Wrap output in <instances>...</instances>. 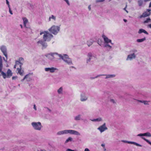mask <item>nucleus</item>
I'll list each match as a JSON object with an SVG mask.
<instances>
[{
	"mask_svg": "<svg viewBox=\"0 0 151 151\" xmlns=\"http://www.w3.org/2000/svg\"><path fill=\"white\" fill-rule=\"evenodd\" d=\"M43 34V40H40L38 41L37 43L38 45H42L43 48H46L47 46V43L45 42L50 41L53 37V35L47 31H41L40 35Z\"/></svg>",
	"mask_w": 151,
	"mask_h": 151,
	"instance_id": "obj_1",
	"label": "nucleus"
},
{
	"mask_svg": "<svg viewBox=\"0 0 151 151\" xmlns=\"http://www.w3.org/2000/svg\"><path fill=\"white\" fill-rule=\"evenodd\" d=\"M45 56L49 60L52 61H57L59 59L60 54L56 52H51L47 53Z\"/></svg>",
	"mask_w": 151,
	"mask_h": 151,
	"instance_id": "obj_2",
	"label": "nucleus"
},
{
	"mask_svg": "<svg viewBox=\"0 0 151 151\" xmlns=\"http://www.w3.org/2000/svg\"><path fill=\"white\" fill-rule=\"evenodd\" d=\"M68 134L78 136H80L81 135L80 133L78 131L72 129H65L60 131L57 132V134L59 136Z\"/></svg>",
	"mask_w": 151,
	"mask_h": 151,
	"instance_id": "obj_3",
	"label": "nucleus"
},
{
	"mask_svg": "<svg viewBox=\"0 0 151 151\" xmlns=\"http://www.w3.org/2000/svg\"><path fill=\"white\" fill-rule=\"evenodd\" d=\"M137 50L135 49L130 50L129 54L127 55L126 60L127 61H131L135 59L137 55Z\"/></svg>",
	"mask_w": 151,
	"mask_h": 151,
	"instance_id": "obj_4",
	"label": "nucleus"
},
{
	"mask_svg": "<svg viewBox=\"0 0 151 151\" xmlns=\"http://www.w3.org/2000/svg\"><path fill=\"white\" fill-rule=\"evenodd\" d=\"M102 37L104 41V47L109 50H110L112 47L109 45V44L111 43L112 45H113V43H112L111 40L109 39L104 35H102Z\"/></svg>",
	"mask_w": 151,
	"mask_h": 151,
	"instance_id": "obj_5",
	"label": "nucleus"
},
{
	"mask_svg": "<svg viewBox=\"0 0 151 151\" xmlns=\"http://www.w3.org/2000/svg\"><path fill=\"white\" fill-rule=\"evenodd\" d=\"M31 124L33 128L35 130L40 131L42 130L43 126L40 122H33Z\"/></svg>",
	"mask_w": 151,
	"mask_h": 151,
	"instance_id": "obj_6",
	"label": "nucleus"
},
{
	"mask_svg": "<svg viewBox=\"0 0 151 151\" xmlns=\"http://www.w3.org/2000/svg\"><path fill=\"white\" fill-rule=\"evenodd\" d=\"M60 56L59 58L62 59L67 64L69 65H73L71 59L69 58L67 55L66 54L63 55L60 54Z\"/></svg>",
	"mask_w": 151,
	"mask_h": 151,
	"instance_id": "obj_7",
	"label": "nucleus"
},
{
	"mask_svg": "<svg viewBox=\"0 0 151 151\" xmlns=\"http://www.w3.org/2000/svg\"><path fill=\"white\" fill-rule=\"evenodd\" d=\"M60 29V26L53 25L48 30L53 34L56 35L59 32Z\"/></svg>",
	"mask_w": 151,
	"mask_h": 151,
	"instance_id": "obj_8",
	"label": "nucleus"
},
{
	"mask_svg": "<svg viewBox=\"0 0 151 151\" xmlns=\"http://www.w3.org/2000/svg\"><path fill=\"white\" fill-rule=\"evenodd\" d=\"M88 96L84 92H82L80 94V100L81 102H85L88 100Z\"/></svg>",
	"mask_w": 151,
	"mask_h": 151,
	"instance_id": "obj_9",
	"label": "nucleus"
},
{
	"mask_svg": "<svg viewBox=\"0 0 151 151\" xmlns=\"http://www.w3.org/2000/svg\"><path fill=\"white\" fill-rule=\"evenodd\" d=\"M87 58L86 59V63L87 64H89L91 61V60L93 58H96V56L93 55L91 52L88 53L87 55Z\"/></svg>",
	"mask_w": 151,
	"mask_h": 151,
	"instance_id": "obj_10",
	"label": "nucleus"
},
{
	"mask_svg": "<svg viewBox=\"0 0 151 151\" xmlns=\"http://www.w3.org/2000/svg\"><path fill=\"white\" fill-rule=\"evenodd\" d=\"M97 129L99 130L101 133L107 130L108 129V128L106 126V123H104L102 125L99 127L97 128Z\"/></svg>",
	"mask_w": 151,
	"mask_h": 151,
	"instance_id": "obj_11",
	"label": "nucleus"
},
{
	"mask_svg": "<svg viewBox=\"0 0 151 151\" xmlns=\"http://www.w3.org/2000/svg\"><path fill=\"white\" fill-rule=\"evenodd\" d=\"M0 49L4 55L7 58V53L6 47L5 46L2 45L0 47Z\"/></svg>",
	"mask_w": 151,
	"mask_h": 151,
	"instance_id": "obj_12",
	"label": "nucleus"
},
{
	"mask_svg": "<svg viewBox=\"0 0 151 151\" xmlns=\"http://www.w3.org/2000/svg\"><path fill=\"white\" fill-rule=\"evenodd\" d=\"M121 142L124 143H127L131 144H133L137 146H139L140 147H142V145H141L134 142L129 141L126 140H122Z\"/></svg>",
	"mask_w": 151,
	"mask_h": 151,
	"instance_id": "obj_13",
	"label": "nucleus"
},
{
	"mask_svg": "<svg viewBox=\"0 0 151 151\" xmlns=\"http://www.w3.org/2000/svg\"><path fill=\"white\" fill-rule=\"evenodd\" d=\"M57 70V68L53 67L51 68H45V70L46 72H49L51 73H53Z\"/></svg>",
	"mask_w": 151,
	"mask_h": 151,
	"instance_id": "obj_14",
	"label": "nucleus"
},
{
	"mask_svg": "<svg viewBox=\"0 0 151 151\" xmlns=\"http://www.w3.org/2000/svg\"><path fill=\"white\" fill-rule=\"evenodd\" d=\"M106 76V79L110 78H114L115 77L116 75L114 74H108V75H98L97 76L95 77V78H97L100 76Z\"/></svg>",
	"mask_w": 151,
	"mask_h": 151,
	"instance_id": "obj_15",
	"label": "nucleus"
},
{
	"mask_svg": "<svg viewBox=\"0 0 151 151\" xmlns=\"http://www.w3.org/2000/svg\"><path fill=\"white\" fill-rule=\"evenodd\" d=\"M33 73H29L26 75L24 76V78H25L27 81H29L32 80V76L33 75Z\"/></svg>",
	"mask_w": 151,
	"mask_h": 151,
	"instance_id": "obj_16",
	"label": "nucleus"
},
{
	"mask_svg": "<svg viewBox=\"0 0 151 151\" xmlns=\"http://www.w3.org/2000/svg\"><path fill=\"white\" fill-rule=\"evenodd\" d=\"M137 136L140 137H141V138L146 141L147 143H149L150 145H151V142H150L149 140L146 139L144 137L145 136L144 133H140L138 134L137 135Z\"/></svg>",
	"mask_w": 151,
	"mask_h": 151,
	"instance_id": "obj_17",
	"label": "nucleus"
},
{
	"mask_svg": "<svg viewBox=\"0 0 151 151\" xmlns=\"http://www.w3.org/2000/svg\"><path fill=\"white\" fill-rule=\"evenodd\" d=\"M147 11V12H144L142 15H141L140 16V18L145 17L148 16L150 15V10L148 9Z\"/></svg>",
	"mask_w": 151,
	"mask_h": 151,
	"instance_id": "obj_18",
	"label": "nucleus"
},
{
	"mask_svg": "<svg viewBox=\"0 0 151 151\" xmlns=\"http://www.w3.org/2000/svg\"><path fill=\"white\" fill-rule=\"evenodd\" d=\"M48 20L49 22L55 21L56 20V17L53 15H51L49 16Z\"/></svg>",
	"mask_w": 151,
	"mask_h": 151,
	"instance_id": "obj_19",
	"label": "nucleus"
},
{
	"mask_svg": "<svg viewBox=\"0 0 151 151\" xmlns=\"http://www.w3.org/2000/svg\"><path fill=\"white\" fill-rule=\"evenodd\" d=\"M91 121L94 122H100L103 121V119L101 117H99L97 118L91 119Z\"/></svg>",
	"mask_w": 151,
	"mask_h": 151,
	"instance_id": "obj_20",
	"label": "nucleus"
},
{
	"mask_svg": "<svg viewBox=\"0 0 151 151\" xmlns=\"http://www.w3.org/2000/svg\"><path fill=\"white\" fill-rule=\"evenodd\" d=\"M17 73H19L20 75L23 76L24 74V71L21 70V67H20L19 68L17 69Z\"/></svg>",
	"mask_w": 151,
	"mask_h": 151,
	"instance_id": "obj_21",
	"label": "nucleus"
},
{
	"mask_svg": "<svg viewBox=\"0 0 151 151\" xmlns=\"http://www.w3.org/2000/svg\"><path fill=\"white\" fill-rule=\"evenodd\" d=\"M22 19L23 22V24L24 26L27 28L26 26V24L28 22V21L27 19L25 17H23L22 18Z\"/></svg>",
	"mask_w": 151,
	"mask_h": 151,
	"instance_id": "obj_22",
	"label": "nucleus"
},
{
	"mask_svg": "<svg viewBox=\"0 0 151 151\" xmlns=\"http://www.w3.org/2000/svg\"><path fill=\"white\" fill-rule=\"evenodd\" d=\"M81 114H78L74 118V119L75 121H79L81 119Z\"/></svg>",
	"mask_w": 151,
	"mask_h": 151,
	"instance_id": "obj_23",
	"label": "nucleus"
},
{
	"mask_svg": "<svg viewBox=\"0 0 151 151\" xmlns=\"http://www.w3.org/2000/svg\"><path fill=\"white\" fill-rule=\"evenodd\" d=\"M142 33H144L147 35H148V33L145 30L142 29H140L138 32V33L141 34Z\"/></svg>",
	"mask_w": 151,
	"mask_h": 151,
	"instance_id": "obj_24",
	"label": "nucleus"
},
{
	"mask_svg": "<svg viewBox=\"0 0 151 151\" xmlns=\"http://www.w3.org/2000/svg\"><path fill=\"white\" fill-rule=\"evenodd\" d=\"M63 87H60L58 90L57 92L58 94H62L63 93Z\"/></svg>",
	"mask_w": 151,
	"mask_h": 151,
	"instance_id": "obj_25",
	"label": "nucleus"
},
{
	"mask_svg": "<svg viewBox=\"0 0 151 151\" xmlns=\"http://www.w3.org/2000/svg\"><path fill=\"white\" fill-rule=\"evenodd\" d=\"M18 60L20 63V65H19L20 67H21L24 62V58L22 57L19 58Z\"/></svg>",
	"mask_w": 151,
	"mask_h": 151,
	"instance_id": "obj_26",
	"label": "nucleus"
},
{
	"mask_svg": "<svg viewBox=\"0 0 151 151\" xmlns=\"http://www.w3.org/2000/svg\"><path fill=\"white\" fill-rule=\"evenodd\" d=\"M73 140L72 138L71 137H69L67 138L65 142V144H67L68 142H71Z\"/></svg>",
	"mask_w": 151,
	"mask_h": 151,
	"instance_id": "obj_27",
	"label": "nucleus"
},
{
	"mask_svg": "<svg viewBox=\"0 0 151 151\" xmlns=\"http://www.w3.org/2000/svg\"><path fill=\"white\" fill-rule=\"evenodd\" d=\"M137 101L139 102L143 103L145 105H148L149 104V101H141L138 100Z\"/></svg>",
	"mask_w": 151,
	"mask_h": 151,
	"instance_id": "obj_28",
	"label": "nucleus"
},
{
	"mask_svg": "<svg viewBox=\"0 0 151 151\" xmlns=\"http://www.w3.org/2000/svg\"><path fill=\"white\" fill-rule=\"evenodd\" d=\"M93 42L92 40H90L87 41V44L88 47H90L92 45Z\"/></svg>",
	"mask_w": 151,
	"mask_h": 151,
	"instance_id": "obj_29",
	"label": "nucleus"
},
{
	"mask_svg": "<svg viewBox=\"0 0 151 151\" xmlns=\"http://www.w3.org/2000/svg\"><path fill=\"white\" fill-rule=\"evenodd\" d=\"M146 40V38L145 37H144L142 39H137V42H142L145 41Z\"/></svg>",
	"mask_w": 151,
	"mask_h": 151,
	"instance_id": "obj_30",
	"label": "nucleus"
},
{
	"mask_svg": "<svg viewBox=\"0 0 151 151\" xmlns=\"http://www.w3.org/2000/svg\"><path fill=\"white\" fill-rule=\"evenodd\" d=\"M7 76H12V73L10 69H8L7 71Z\"/></svg>",
	"mask_w": 151,
	"mask_h": 151,
	"instance_id": "obj_31",
	"label": "nucleus"
},
{
	"mask_svg": "<svg viewBox=\"0 0 151 151\" xmlns=\"http://www.w3.org/2000/svg\"><path fill=\"white\" fill-rule=\"evenodd\" d=\"M138 3L139 6H141L143 4L142 0H139L138 1Z\"/></svg>",
	"mask_w": 151,
	"mask_h": 151,
	"instance_id": "obj_32",
	"label": "nucleus"
},
{
	"mask_svg": "<svg viewBox=\"0 0 151 151\" xmlns=\"http://www.w3.org/2000/svg\"><path fill=\"white\" fill-rule=\"evenodd\" d=\"M144 135L145 136H147L148 137H151V134L149 132H147L144 133Z\"/></svg>",
	"mask_w": 151,
	"mask_h": 151,
	"instance_id": "obj_33",
	"label": "nucleus"
},
{
	"mask_svg": "<svg viewBox=\"0 0 151 151\" xmlns=\"http://www.w3.org/2000/svg\"><path fill=\"white\" fill-rule=\"evenodd\" d=\"M110 102L112 103L113 104H116V100H115L113 99H111L110 100Z\"/></svg>",
	"mask_w": 151,
	"mask_h": 151,
	"instance_id": "obj_34",
	"label": "nucleus"
},
{
	"mask_svg": "<svg viewBox=\"0 0 151 151\" xmlns=\"http://www.w3.org/2000/svg\"><path fill=\"white\" fill-rule=\"evenodd\" d=\"M1 75L3 76L4 78L5 79L7 76L6 74L3 71H1Z\"/></svg>",
	"mask_w": 151,
	"mask_h": 151,
	"instance_id": "obj_35",
	"label": "nucleus"
},
{
	"mask_svg": "<svg viewBox=\"0 0 151 151\" xmlns=\"http://www.w3.org/2000/svg\"><path fill=\"white\" fill-rule=\"evenodd\" d=\"M0 66L3 67L2 60V58L1 55H0Z\"/></svg>",
	"mask_w": 151,
	"mask_h": 151,
	"instance_id": "obj_36",
	"label": "nucleus"
},
{
	"mask_svg": "<svg viewBox=\"0 0 151 151\" xmlns=\"http://www.w3.org/2000/svg\"><path fill=\"white\" fill-rule=\"evenodd\" d=\"M151 21V19L150 18H148L146 20H145L144 22V23H147L150 22Z\"/></svg>",
	"mask_w": 151,
	"mask_h": 151,
	"instance_id": "obj_37",
	"label": "nucleus"
},
{
	"mask_svg": "<svg viewBox=\"0 0 151 151\" xmlns=\"http://www.w3.org/2000/svg\"><path fill=\"white\" fill-rule=\"evenodd\" d=\"M15 64L17 65H20V63L19 62L18 60L16 61L15 62Z\"/></svg>",
	"mask_w": 151,
	"mask_h": 151,
	"instance_id": "obj_38",
	"label": "nucleus"
},
{
	"mask_svg": "<svg viewBox=\"0 0 151 151\" xmlns=\"http://www.w3.org/2000/svg\"><path fill=\"white\" fill-rule=\"evenodd\" d=\"M64 1H65L67 4L68 5H70V3L69 2L68 0H63Z\"/></svg>",
	"mask_w": 151,
	"mask_h": 151,
	"instance_id": "obj_39",
	"label": "nucleus"
},
{
	"mask_svg": "<svg viewBox=\"0 0 151 151\" xmlns=\"http://www.w3.org/2000/svg\"><path fill=\"white\" fill-rule=\"evenodd\" d=\"M9 12L12 15L13 14V13L12 12V11L11 10L10 7H9Z\"/></svg>",
	"mask_w": 151,
	"mask_h": 151,
	"instance_id": "obj_40",
	"label": "nucleus"
},
{
	"mask_svg": "<svg viewBox=\"0 0 151 151\" xmlns=\"http://www.w3.org/2000/svg\"><path fill=\"white\" fill-rule=\"evenodd\" d=\"M105 0H97L96 2H102L104 1Z\"/></svg>",
	"mask_w": 151,
	"mask_h": 151,
	"instance_id": "obj_41",
	"label": "nucleus"
},
{
	"mask_svg": "<svg viewBox=\"0 0 151 151\" xmlns=\"http://www.w3.org/2000/svg\"><path fill=\"white\" fill-rule=\"evenodd\" d=\"M66 151H75L74 150H73L70 149H66Z\"/></svg>",
	"mask_w": 151,
	"mask_h": 151,
	"instance_id": "obj_42",
	"label": "nucleus"
},
{
	"mask_svg": "<svg viewBox=\"0 0 151 151\" xmlns=\"http://www.w3.org/2000/svg\"><path fill=\"white\" fill-rule=\"evenodd\" d=\"M6 3L8 5V7L9 8V7H10V6L9 5V1H6Z\"/></svg>",
	"mask_w": 151,
	"mask_h": 151,
	"instance_id": "obj_43",
	"label": "nucleus"
},
{
	"mask_svg": "<svg viewBox=\"0 0 151 151\" xmlns=\"http://www.w3.org/2000/svg\"><path fill=\"white\" fill-rule=\"evenodd\" d=\"M3 60H4L5 62H7V58H6V59H5L4 58V57H3Z\"/></svg>",
	"mask_w": 151,
	"mask_h": 151,
	"instance_id": "obj_44",
	"label": "nucleus"
},
{
	"mask_svg": "<svg viewBox=\"0 0 151 151\" xmlns=\"http://www.w3.org/2000/svg\"><path fill=\"white\" fill-rule=\"evenodd\" d=\"M84 151H90V150L88 148H86L85 149Z\"/></svg>",
	"mask_w": 151,
	"mask_h": 151,
	"instance_id": "obj_45",
	"label": "nucleus"
},
{
	"mask_svg": "<svg viewBox=\"0 0 151 151\" xmlns=\"http://www.w3.org/2000/svg\"><path fill=\"white\" fill-rule=\"evenodd\" d=\"M147 27L151 29V24H148L147 26Z\"/></svg>",
	"mask_w": 151,
	"mask_h": 151,
	"instance_id": "obj_46",
	"label": "nucleus"
},
{
	"mask_svg": "<svg viewBox=\"0 0 151 151\" xmlns=\"http://www.w3.org/2000/svg\"><path fill=\"white\" fill-rule=\"evenodd\" d=\"M101 146L103 147L104 148L105 146V145L104 144H102L101 145Z\"/></svg>",
	"mask_w": 151,
	"mask_h": 151,
	"instance_id": "obj_47",
	"label": "nucleus"
},
{
	"mask_svg": "<svg viewBox=\"0 0 151 151\" xmlns=\"http://www.w3.org/2000/svg\"><path fill=\"white\" fill-rule=\"evenodd\" d=\"M17 77L16 76H13L12 77V79L13 80L17 78Z\"/></svg>",
	"mask_w": 151,
	"mask_h": 151,
	"instance_id": "obj_48",
	"label": "nucleus"
},
{
	"mask_svg": "<svg viewBox=\"0 0 151 151\" xmlns=\"http://www.w3.org/2000/svg\"><path fill=\"white\" fill-rule=\"evenodd\" d=\"M3 67L0 66V72H1L2 70Z\"/></svg>",
	"mask_w": 151,
	"mask_h": 151,
	"instance_id": "obj_49",
	"label": "nucleus"
},
{
	"mask_svg": "<svg viewBox=\"0 0 151 151\" xmlns=\"http://www.w3.org/2000/svg\"><path fill=\"white\" fill-rule=\"evenodd\" d=\"M34 108L35 110H37V108L35 105L34 106Z\"/></svg>",
	"mask_w": 151,
	"mask_h": 151,
	"instance_id": "obj_50",
	"label": "nucleus"
},
{
	"mask_svg": "<svg viewBox=\"0 0 151 151\" xmlns=\"http://www.w3.org/2000/svg\"><path fill=\"white\" fill-rule=\"evenodd\" d=\"M88 9L89 10H90L91 9V6L90 5L88 6Z\"/></svg>",
	"mask_w": 151,
	"mask_h": 151,
	"instance_id": "obj_51",
	"label": "nucleus"
},
{
	"mask_svg": "<svg viewBox=\"0 0 151 151\" xmlns=\"http://www.w3.org/2000/svg\"><path fill=\"white\" fill-rule=\"evenodd\" d=\"M25 79H26L25 78H24H24L23 79H22V80H21V81L22 82H23L25 80Z\"/></svg>",
	"mask_w": 151,
	"mask_h": 151,
	"instance_id": "obj_52",
	"label": "nucleus"
},
{
	"mask_svg": "<svg viewBox=\"0 0 151 151\" xmlns=\"http://www.w3.org/2000/svg\"><path fill=\"white\" fill-rule=\"evenodd\" d=\"M123 20L125 22H127V20L126 19H124Z\"/></svg>",
	"mask_w": 151,
	"mask_h": 151,
	"instance_id": "obj_53",
	"label": "nucleus"
},
{
	"mask_svg": "<svg viewBox=\"0 0 151 151\" xmlns=\"http://www.w3.org/2000/svg\"><path fill=\"white\" fill-rule=\"evenodd\" d=\"M17 65H16V64H15V65H14V68H16Z\"/></svg>",
	"mask_w": 151,
	"mask_h": 151,
	"instance_id": "obj_54",
	"label": "nucleus"
},
{
	"mask_svg": "<svg viewBox=\"0 0 151 151\" xmlns=\"http://www.w3.org/2000/svg\"><path fill=\"white\" fill-rule=\"evenodd\" d=\"M149 7H151V2H150V4Z\"/></svg>",
	"mask_w": 151,
	"mask_h": 151,
	"instance_id": "obj_55",
	"label": "nucleus"
},
{
	"mask_svg": "<svg viewBox=\"0 0 151 151\" xmlns=\"http://www.w3.org/2000/svg\"><path fill=\"white\" fill-rule=\"evenodd\" d=\"M20 27H21V28H22V27H22V24H20Z\"/></svg>",
	"mask_w": 151,
	"mask_h": 151,
	"instance_id": "obj_56",
	"label": "nucleus"
},
{
	"mask_svg": "<svg viewBox=\"0 0 151 151\" xmlns=\"http://www.w3.org/2000/svg\"><path fill=\"white\" fill-rule=\"evenodd\" d=\"M104 150L105 151L106 150V149L105 148V147H104Z\"/></svg>",
	"mask_w": 151,
	"mask_h": 151,
	"instance_id": "obj_57",
	"label": "nucleus"
},
{
	"mask_svg": "<svg viewBox=\"0 0 151 151\" xmlns=\"http://www.w3.org/2000/svg\"><path fill=\"white\" fill-rule=\"evenodd\" d=\"M126 12H127V13H128V11H127V10H126Z\"/></svg>",
	"mask_w": 151,
	"mask_h": 151,
	"instance_id": "obj_58",
	"label": "nucleus"
},
{
	"mask_svg": "<svg viewBox=\"0 0 151 151\" xmlns=\"http://www.w3.org/2000/svg\"><path fill=\"white\" fill-rule=\"evenodd\" d=\"M6 1H8V0H6Z\"/></svg>",
	"mask_w": 151,
	"mask_h": 151,
	"instance_id": "obj_59",
	"label": "nucleus"
}]
</instances>
